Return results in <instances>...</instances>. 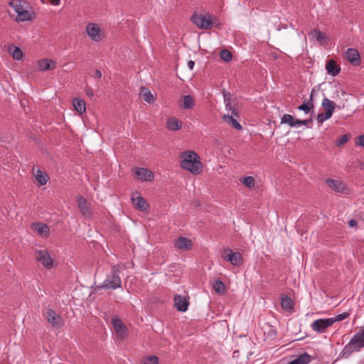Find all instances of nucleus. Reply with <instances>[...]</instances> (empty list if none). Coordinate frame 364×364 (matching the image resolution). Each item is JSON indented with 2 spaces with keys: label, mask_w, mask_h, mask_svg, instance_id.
Wrapping results in <instances>:
<instances>
[{
  "label": "nucleus",
  "mask_w": 364,
  "mask_h": 364,
  "mask_svg": "<svg viewBox=\"0 0 364 364\" xmlns=\"http://www.w3.org/2000/svg\"><path fill=\"white\" fill-rule=\"evenodd\" d=\"M140 95L144 100L148 103H152L155 101V97L149 90L142 87L140 91Z\"/></svg>",
  "instance_id": "nucleus-28"
},
{
  "label": "nucleus",
  "mask_w": 364,
  "mask_h": 364,
  "mask_svg": "<svg viewBox=\"0 0 364 364\" xmlns=\"http://www.w3.org/2000/svg\"><path fill=\"white\" fill-rule=\"evenodd\" d=\"M220 58L223 60L228 62L232 59V54L229 50L224 49L220 51Z\"/></svg>",
  "instance_id": "nucleus-39"
},
{
  "label": "nucleus",
  "mask_w": 364,
  "mask_h": 364,
  "mask_svg": "<svg viewBox=\"0 0 364 364\" xmlns=\"http://www.w3.org/2000/svg\"><path fill=\"white\" fill-rule=\"evenodd\" d=\"M45 316L48 322L51 324L53 327H60L62 325V321L60 316L57 314L52 309H47L45 313Z\"/></svg>",
  "instance_id": "nucleus-14"
},
{
  "label": "nucleus",
  "mask_w": 364,
  "mask_h": 364,
  "mask_svg": "<svg viewBox=\"0 0 364 364\" xmlns=\"http://www.w3.org/2000/svg\"><path fill=\"white\" fill-rule=\"evenodd\" d=\"M364 348V326L355 333L350 341L344 346L339 356L348 358L352 353L360 351Z\"/></svg>",
  "instance_id": "nucleus-1"
},
{
  "label": "nucleus",
  "mask_w": 364,
  "mask_h": 364,
  "mask_svg": "<svg viewBox=\"0 0 364 364\" xmlns=\"http://www.w3.org/2000/svg\"><path fill=\"white\" fill-rule=\"evenodd\" d=\"M321 106L323 109L325 110V113H327L328 116H332L336 107V105L333 102H332L327 97H324L322 100Z\"/></svg>",
  "instance_id": "nucleus-22"
},
{
  "label": "nucleus",
  "mask_w": 364,
  "mask_h": 364,
  "mask_svg": "<svg viewBox=\"0 0 364 364\" xmlns=\"http://www.w3.org/2000/svg\"><path fill=\"white\" fill-rule=\"evenodd\" d=\"M119 267L114 265L112 268L110 274H109L103 282L102 287L107 289H116L121 287V279L119 276Z\"/></svg>",
  "instance_id": "nucleus-4"
},
{
  "label": "nucleus",
  "mask_w": 364,
  "mask_h": 364,
  "mask_svg": "<svg viewBox=\"0 0 364 364\" xmlns=\"http://www.w3.org/2000/svg\"><path fill=\"white\" fill-rule=\"evenodd\" d=\"M226 109H229V110H230L232 109L230 102H228L226 104Z\"/></svg>",
  "instance_id": "nucleus-49"
},
{
  "label": "nucleus",
  "mask_w": 364,
  "mask_h": 364,
  "mask_svg": "<svg viewBox=\"0 0 364 364\" xmlns=\"http://www.w3.org/2000/svg\"><path fill=\"white\" fill-rule=\"evenodd\" d=\"M242 182L247 188H252L255 184V178L252 176L244 177Z\"/></svg>",
  "instance_id": "nucleus-37"
},
{
  "label": "nucleus",
  "mask_w": 364,
  "mask_h": 364,
  "mask_svg": "<svg viewBox=\"0 0 364 364\" xmlns=\"http://www.w3.org/2000/svg\"><path fill=\"white\" fill-rule=\"evenodd\" d=\"M174 305L179 311L184 312L188 309L189 302L188 299L181 295H176L173 298Z\"/></svg>",
  "instance_id": "nucleus-16"
},
{
  "label": "nucleus",
  "mask_w": 364,
  "mask_h": 364,
  "mask_svg": "<svg viewBox=\"0 0 364 364\" xmlns=\"http://www.w3.org/2000/svg\"><path fill=\"white\" fill-rule=\"evenodd\" d=\"M313 94H314V90L311 92L310 95V100H305L303 104L299 105L297 109L300 111H304L306 114H308L311 109L313 108Z\"/></svg>",
  "instance_id": "nucleus-25"
},
{
  "label": "nucleus",
  "mask_w": 364,
  "mask_h": 364,
  "mask_svg": "<svg viewBox=\"0 0 364 364\" xmlns=\"http://www.w3.org/2000/svg\"><path fill=\"white\" fill-rule=\"evenodd\" d=\"M281 305L282 307L287 311H291L294 307L293 301L288 296H282L281 299Z\"/></svg>",
  "instance_id": "nucleus-30"
},
{
  "label": "nucleus",
  "mask_w": 364,
  "mask_h": 364,
  "mask_svg": "<svg viewBox=\"0 0 364 364\" xmlns=\"http://www.w3.org/2000/svg\"><path fill=\"white\" fill-rule=\"evenodd\" d=\"M313 33L316 39L320 43H323L327 38L326 35L318 28L314 29Z\"/></svg>",
  "instance_id": "nucleus-36"
},
{
  "label": "nucleus",
  "mask_w": 364,
  "mask_h": 364,
  "mask_svg": "<svg viewBox=\"0 0 364 364\" xmlns=\"http://www.w3.org/2000/svg\"><path fill=\"white\" fill-rule=\"evenodd\" d=\"M195 63L193 60H189L188 62V67L190 70H193L194 67Z\"/></svg>",
  "instance_id": "nucleus-47"
},
{
  "label": "nucleus",
  "mask_w": 364,
  "mask_h": 364,
  "mask_svg": "<svg viewBox=\"0 0 364 364\" xmlns=\"http://www.w3.org/2000/svg\"><path fill=\"white\" fill-rule=\"evenodd\" d=\"M135 178L141 181L150 182L154 178V173L144 167H136L133 170Z\"/></svg>",
  "instance_id": "nucleus-10"
},
{
  "label": "nucleus",
  "mask_w": 364,
  "mask_h": 364,
  "mask_svg": "<svg viewBox=\"0 0 364 364\" xmlns=\"http://www.w3.org/2000/svg\"><path fill=\"white\" fill-rule=\"evenodd\" d=\"M310 361L311 356L307 353H304L287 364H309Z\"/></svg>",
  "instance_id": "nucleus-27"
},
{
  "label": "nucleus",
  "mask_w": 364,
  "mask_h": 364,
  "mask_svg": "<svg viewBox=\"0 0 364 364\" xmlns=\"http://www.w3.org/2000/svg\"><path fill=\"white\" fill-rule=\"evenodd\" d=\"M331 117V115H327V113H319L318 115H317V121L319 122V123H323V122H325L326 120L330 119Z\"/></svg>",
  "instance_id": "nucleus-41"
},
{
  "label": "nucleus",
  "mask_w": 364,
  "mask_h": 364,
  "mask_svg": "<svg viewBox=\"0 0 364 364\" xmlns=\"http://www.w3.org/2000/svg\"><path fill=\"white\" fill-rule=\"evenodd\" d=\"M356 145L364 147V135L358 136L355 141Z\"/></svg>",
  "instance_id": "nucleus-42"
},
{
  "label": "nucleus",
  "mask_w": 364,
  "mask_h": 364,
  "mask_svg": "<svg viewBox=\"0 0 364 364\" xmlns=\"http://www.w3.org/2000/svg\"><path fill=\"white\" fill-rule=\"evenodd\" d=\"M333 324V321L331 320L330 318H319L311 323V328L318 333H323Z\"/></svg>",
  "instance_id": "nucleus-9"
},
{
  "label": "nucleus",
  "mask_w": 364,
  "mask_h": 364,
  "mask_svg": "<svg viewBox=\"0 0 364 364\" xmlns=\"http://www.w3.org/2000/svg\"><path fill=\"white\" fill-rule=\"evenodd\" d=\"M348 316H349L348 313L344 312V313H342V314H340L337 315L335 317H331V318H330V319L333 320V323H336L337 321H343V320L346 319L347 317H348Z\"/></svg>",
  "instance_id": "nucleus-40"
},
{
  "label": "nucleus",
  "mask_w": 364,
  "mask_h": 364,
  "mask_svg": "<svg viewBox=\"0 0 364 364\" xmlns=\"http://www.w3.org/2000/svg\"><path fill=\"white\" fill-rule=\"evenodd\" d=\"M174 245L176 248L181 250H188L193 245L192 241L185 237H179L176 240Z\"/></svg>",
  "instance_id": "nucleus-18"
},
{
  "label": "nucleus",
  "mask_w": 364,
  "mask_h": 364,
  "mask_svg": "<svg viewBox=\"0 0 364 364\" xmlns=\"http://www.w3.org/2000/svg\"><path fill=\"white\" fill-rule=\"evenodd\" d=\"M238 117V114L237 111L233 109L231 112V115L229 114H225L223 116V119L225 122H226L228 124H230L233 128L240 130L242 129L241 124L237 122V118Z\"/></svg>",
  "instance_id": "nucleus-15"
},
{
  "label": "nucleus",
  "mask_w": 364,
  "mask_h": 364,
  "mask_svg": "<svg viewBox=\"0 0 364 364\" xmlns=\"http://www.w3.org/2000/svg\"><path fill=\"white\" fill-rule=\"evenodd\" d=\"M326 69L328 74L336 76L339 73L341 68L336 64L333 60H329L327 61Z\"/></svg>",
  "instance_id": "nucleus-24"
},
{
  "label": "nucleus",
  "mask_w": 364,
  "mask_h": 364,
  "mask_svg": "<svg viewBox=\"0 0 364 364\" xmlns=\"http://www.w3.org/2000/svg\"><path fill=\"white\" fill-rule=\"evenodd\" d=\"M32 228L41 237H46L49 235L50 229L48 226L41 223H36L32 225Z\"/></svg>",
  "instance_id": "nucleus-20"
},
{
  "label": "nucleus",
  "mask_w": 364,
  "mask_h": 364,
  "mask_svg": "<svg viewBox=\"0 0 364 364\" xmlns=\"http://www.w3.org/2000/svg\"><path fill=\"white\" fill-rule=\"evenodd\" d=\"M166 127L169 131L175 132L180 130L182 127V123L176 117H170L167 119Z\"/></svg>",
  "instance_id": "nucleus-21"
},
{
  "label": "nucleus",
  "mask_w": 364,
  "mask_h": 364,
  "mask_svg": "<svg viewBox=\"0 0 364 364\" xmlns=\"http://www.w3.org/2000/svg\"><path fill=\"white\" fill-rule=\"evenodd\" d=\"M212 286L214 290L218 294H223L225 290V284L220 279L215 280Z\"/></svg>",
  "instance_id": "nucleus-34"
},
{
  "label": "nucleus",
  "mask_w": 364,
  "mask_h": 364,
  "mask_svg": "<svg viewBox=\"0 0 364 364\" xmlns=\"http://www.w3.org/2000/svg\"><path fill=\"white\" fill-rule=\"evenodd\" d=\"M9 53L12 55L13 58L17 60H19L23 57V53L21 50L16 46H10L9 48Z\"/></svg>",
  "instance_id": "nucleus-31"
},
{
  "label": "nucleus",
  "mask_w": 364,
  "mask_h": 364,
  "mask_svg": "<svg viewBox=\"0 0 364 364\" xmlns=\"http://www.w3.org/2000/svg\"><path fill=\"white\" fill-rule=\"evenodd\" d=\"M195 105V101L191 95H185L182 100L181 107L183 109H191Z\"/></svg>",
  "instance_id": "nucleus-32"
},
{
  "label": "nucleus",
  "mask_w": 364,
  "mask_h": 364,
  "mask_svg": "<svg viewBox=\"0 0 364 364\" xmlns=\"http://www.w3.org/2000/svg\"><path fill=\"white\" fill-rule=\"evenodd\" d=\"M136 194L137 195L136 196L133 195L132 197L133 205L141 211L146 210L149 206L147 202L138 193Z\"/></svg>",
  "instance_id": "nucleus-19"
},
{
  "label": "nucleus",
  "mask_w": 364,
  "mask_h": 364,
  "mask_svg": "<svg viewBox=\"0 0 364 364\" xmlns=\"http://www.w3.org/2000/svg\"><path fill=\"white\" fill-rule=\"evenodd\" d=\"M350 139V136L348 134H343L340 136L336 141V146H340L345 144Z\"/></svg>",
  "instance_id": "nucleus-38"
},
{
  "label": "nucleus",
  "mask_w": 364,
  "mask_h": 364,
  "mask_svg": "<svg viewBox=\"0 0 364 364\" xmlns=\"http://www.w3.org/2000/svg\"><path fill=\"white\" fill-rule=\"evenodd\" d=\"M346 57L352 63L358 64L360 62V54L356 49L348 48L346 50Z\"/></svg>",
  "instance_id": "nucleus-23"
},
{
  "label": "nucleus",
  "mask_w": 364,
  "mask_h": 364,
  "mask_svg": "<svg viewBox=\"0 0 364 364\" xmlns=\"http://www.w3.org/2000/svg\"><path fill=\"white\" fill-rule=\"evenodd\" d=\"M35 179L41 186L46 185L48 181V176L39 169L33 171Z\"/></svg>",
  "instance_id": "nucleus-26"
},
{
  "label": "nucleus",
  "mask_w": 364,
  "mask_h": 364,
  "mask_svg": "<svg viewBox=\"0 0 364 364\" xmlns=\"http://www.w3.org/2000/svg\"><path fill=\"white\" fill-rule=\"evenodd\" d=\"M356 225H357V221L354 219H352V220H349V222H348V225L351 228L356 226Z\"/></svg>",
  "instance_id": "nucleus-45"
},
{
  "label": "nucleus",
  "mask_w": 364,
  "mask_h": 364,
  "mask_svg": "<svg viewBox=\"0 0 364 364\" xmlns=\"http://www.w3.org/2000/svg\"><path fill=\"white\" fill-rule=\"evenodd\" d=\"M141 364H159V358L156 355H147L141 360Z\"/></svg>",
  "instance_id": "nucleus-35"
},
{
  "label": "nucleus",
  "mask_w": 364,
  "mask_h": 364,
  "mask_svg": "<svg viewBox=\"0 0 364 364\" xmlns=\"http://www.w3.org/2000/svg\"><path fill=\"white\" fill-rule=\"evenodd\" d=\"M9 5L17 14V16L15 19L16 22L31 21L35 16L33 10L26 5V2L24 1H21V0H11L9 2Z\"/></svg>",
  "instance_id": "nucleus-3"
},
{
  "label": "nucleus",
  "mask_w": 364,
  "mask_h": 364,
  "mask_svg": "<svg viewBox=\"0 0 364 364\" xmlns=\"http://www.w3.org/2000/svg\"><path fill=\"white\" fill-rule=\"evenodd\" d=\"M73 106L75 109V110L79 112L80 114H82L85 112L86 107H85V103L82 100H80L77 98H75L73 100Z\"/></svg>",
  "instance_id": "nucleus-33"
},
{
  "label": "nucleus",
  "mask_w": 364,
  "mask_h": 364,
  "mask_svg": "<svg viewBox=\"0 0 364 364\" xmlns=\"http://www.w3.org/2000/svg\"><path fill=\"white\" fill-rule=\"evenodd\" d=\"M112 324L119 337L124 338L126 336L127 328L120 318L116 316H113L112 318Z\"/></svg>",
  "instance_id": "nucleus-13"
},
{
  "label": "nucleus",
  "mask_w": 364,
  "mask_h": 364,
  "mask_svg": "<svg viewBox=\"0 0 364 364\" xmlns=\"http://www.w3.org/2000/svg\"><path fill=\"white\" fill-rule=\"evenodd\" d=\"M213 18L209 14L195 13L191 17V21L200 29H209L213 23Z\"/></svg>",
  "instance_id": "nucleus-5"
},
{
  "label": "nucleus",
  "mask_w": 364,
  "mask_h": 364,
  "mask_svg": "<svg viewBox=\"0 0 364 364\" xmlns=\"http://www.w3.org/2000/svg\"><path fill=\"white\" fill-rule=\"evenodd\" d=\"M326 185L339 193H348V187L346 184L338 179L327 178L326 180Z\"/></svg>",
  "instance_id": "nucleus-11"
},
{
  "label": "nucleus",
  "mask_w": 364,
  "mask_h": 364,
  "mask_svg": "<svg viewBox=\"0 0 364 364\" xmlns=\"http://www.w3.org/2000/svg\"><path fill=\"white\" fill-rule=\"evenodd\" d=\"M181 167L193 174H198L202 170V163L198 154L193 151H184L181 154Z\"/></svg>",
  "instance_id": "nucleus-2"
},
{
  "label": "nucleus",
  "mask_w": 364,
  "mask_h": 364,
  "mask_svg": "<svg viewBox=\"0 0 364 364\" xmlns=\"http://www.w3.org/2000/svg\"><path fill=\"white\" fill-rule=\"evenodd\" d=\"M34 255L36 261L40 262L45 268L50 269L53 267V259L48 250H36Z\"/></svg>",
  "instance_id": "nucleus-6"
},
{
  "label": "nucleus",
  "mask_w": 364,
  "mask_h": 364,
  "mask_svg": "<svg viewBox=\"0 0 364 364\" xmlns=\"http://www.w3.org/2000/svg\"><path fill=\"white\" fill-rule=\"evenodd\" d=\"M77 203L81 214L86 218L92 217V212L86 199L81 195L77 196Z\"/></svg>",
  "instance_id": "nucleus-12"
},
{
  "label": "nucleus",
  "mask_w": 364,
  "mask_h": 364,
  "mask_svg": "<svg viewBox=\"0 0 364 364\" xmlns=\"http://www.w3.org/2000/svg\"><path fill=\"white\" fill-rule=\"evenodd\" d=\"M85 93H86V95H87V96H89V97H93V96H94V93H93L92 89L90 87L87 86V87H85Z\"/></svg>",
  "instance_id": "nucleus-43"
},
{
  "label": "nucleus",
  "mask_w": 364,
  "mask_h": 364,
  "mask_svg": "<svg viewBox=\"0 0 364 364\" xmlns=\"http://www.w3.org/2000/svg\"><path fill=\"white\" fill-rule=\"evenodd\" d=\"M56 67V63L50 59H41L37 62V68L40 71H46L49 70H54Z\"/></svg>",
  "instance_id": "nucleus-17"
},
{
  "label": "nucleus",
  "mask_w": 364,
  "mask_h": 364,
  "mask_svg": "<svg viewBox=\"0 0 364 364\" xmlns=\"http://www.w3.org/2000/svg\"><path fill=\"white\" fill-rule=\"evenodd\" d=\"M296 119L292 115L285 114L281 118V124H287L291 127H297Z\"/></svg>",
  "instance_id": "nucleus-29"
},
{
  "label": "nucleus",
  "mask_w": 364,
  "mask_h": 364,
  "mask_svg": "<svg viewBox=\"0 0 364 364\" xmlns=\"http://www.w3.org/2000/svg\"><path fill=\"white\" fill-rule=\"evenodd\" d=\"M94 77L97 78H100L102 77V73L99 70H96L94 73Z\"/></svg>",
  "instance_id": "nucleus-46"
},
{
  "label": "nucleus",
  "mask_w": 364,
  "mask_h": 364,
  "mask_svg": "<svg viewBox=\"0 0 364 364\" xmlns=\"http://www.w3.org/2000/svg\"><path fill=\"white\" fill-rule=\"evenodd\" d=\"M296 124H297V127H300L301 125H307L309 122V120H301V119H296Z\"/></svg>",
  "instance_id": "nucleus-44"
},
{
  "label": "nucleus",
  "mask_w": 364,
  "mask_h": 364,
  "mask_svg": "<svg viewBox=\"0 0 364 364\" xmlns=\"http://www.w3.org/2000/svg\"><path fill=\"white\" fill-rule=\"evenodd\" d=\"M222 257L226 261L230 262L234 266H240L242 263V257L240 252H234L231 249H225Z\"/></svg>",
  "instance_id": "nucleus-8"
},
{
  "label": "nucleus",
  "mask_w": 364,
  "mask_h": 364,
  "mask_svg": "<svg viewBox=\"0 0 364 364\" xmlns=\"http://www.w3.org/2000/svg\"><path fill=\"white\" fill-rule=\"evenodd\" d=\"M86 32L90 38L95 42L102 41L105 36L104 31L97 24L94 23H90L87 25Z\"/></svg>",
  "instance_id": "nucleus-7"
},
{
  "label": "nucleus",
  "mask_w": 364,
  "mask_h": 364,
  "mask_svg": "<svg viewBox=\"0 0 364 364\" xmlns=\"http://www.w3.org/2000/svg\"><path fill=\"white\" fill-rule=\"evenodd\" d=\"M50 4L54 6H58L60 3V0H50Z\"/></svg>",
  "instance_id": "nucleus-48"
}]
</instances>
